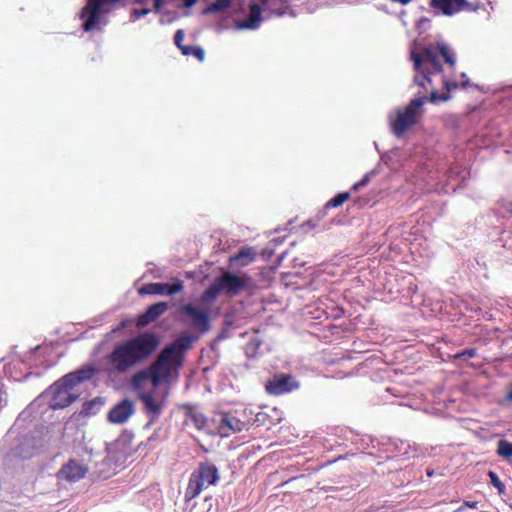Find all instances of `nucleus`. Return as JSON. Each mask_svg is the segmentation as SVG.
Here are the masks:
<instances>
[{
  "label": "nucleus",
  "instance_id": "1",
  "mask_svg": "<svg viewBox=\"0 0 512 512\" xmlns=\"http://www.w3.org/2000/svg\"><path fill=\"white\" fill-rule=\"evenodd\" d=\"M159 338L152 332H142L117 343L106 356L109 375H126L146 361L158 348Z\"/></svg>",
  "mask_w": 512,
  "mask_h": 512
},
{
  "label": "nucleus",
  "instance_id": "2",
  "mask_svg": "<svg viewBox=\"0 0 512 512\" xmlns=\"http://www.w3.org/2000/svg\"><path fill=\"white\" fill-rule=\"evenodd\" d=\"M194 340L193 336L183 335L166 346L148 368L140 370L132 376L133 389L139 391L142 384L150 380L155 390L162 382L168 381L171 372L181 366L183 354L192 347Z\"/></svg>",
  "mask_w": 512,
  "mask_h": 512
},
{
  "label": "nucleus",
  "instance_id": "3",
  "mask_svg": "<svg viewBox=\"0 0 512 512\" xmlns=\"http://www.w3.org/2000/svg\"><path fill=\"white\" fill-rule=\"evenodd\" d=\"M96 373L97 369L94 364H84L53 383L35 402H45L52 410L68 407L80 396L77 386L91 380Z\"/></svg>",
  "mask_w": 512,
  "mask_h": 512
},
{
  "label": "nucleus",
  "instance_id": "4",
  "mask_svg": "<svg viewBox=\"0 0 512 512\" xmlns=\"http://www.w3.org/2000/svg\"><path fill=\"white\" fill-rule=\"evenodd\" d=\"M410 58L413 61V68L416 72L413 79L414 83L427 90L426 83L431 85V75L442 72L438 48L425 46L419 53L411 50Z\"/></svg>",
  "mask_w": 512,
  "mask_h": 512
},
{
  "label": "nucleus",
  "instance_id": "5",
  "mask_svg": "<svg viewBox=\"0 0 512 512\" xmlns=\"http://www.w3.org/2000/svg\"><path fill=\"white\" fill-rule=\"evenodd\" d=\"M247 285V277H241L231 272H223L215 277L209 287L202 293L200 301L203 305H211L220 293L233 297L238 295Z\"/></svg>",
  "mask_w": 512,
  "mask_h": 512
},
{
  "label": "nucleus",
  "instance_id": "6",
  "mask_svg": "<svg viewBox=\"0 0 512 512\" xmlns=\"http://www.w3.org/2000/svg\"><path fill=\"white\" fill-rule=\"evenodd\" d=\"M427 102V96L417 95L404 109H397L390 113L388 121L393 135L400 138L404 133L418 122L422 107Z\"/></svg>",
  "mask_w": 512,
  "mask_h": 512
},
{
  "label": "nucleus",
  "instance_id": "7",
  "mask_svg": "<svg viewBox=\"0 0 512 512\" xmlns=\"http://www.w3.org/2000/svg\"><path fill=\"white\" fill-rule=\"evenodd\" d=\"M220 479L218 468L209 461L200 462L192 472L185 491V499L196 498L202 490L210 485H216Z\"/></svg>",
  "mask_w": 512,
  "mask_h": 512
},
{
  "label": "nucleus",
  "instance_id": "8",
  "mask_svg": "<svg viewBox=\"0 0 512 512\" xmlns=\"http://www.w3.org/2000/svg\"><path fill=\"white\" fill-rule=\"evenodd\" d=\"M119 0H87L86 5L81 9L80 19L83 21L82 28L89 32L98 28L101 14L108 13L109 5Z\"/></svg>",
  "mask_w": 512,
  "mask_h": 512
},
{
  "label": "nucleus",
  "instance_id": "9",
  "mask_svg": "<svg viewBox=\"0 0 512 512\" xmlns=\"http://www.w3.org/2000/svg\"><path fill=\"white\" fill-rule=\"evenodd\" d=\"M168 395V389L160 393L154 390L138 392V397L143 403L144 412L149 416V423L155 422L160 417L166 407Z\"/></svg>",
  "mask_w": 512,
  "mask_h": 512
},
{
  "label": "nucleus",
  "instance_id": "10",
  "mask_svg": "<svg viewBox=\"0 0 512 512\" xmlns=\"http://www.w3.org/2000/svg\"><path fill=\"white\" fill-rule=\"evenodd\" d=\"M266 391L271 395H282L297 390L299 382L290 374H276L266 383Z\"/></svg>",
  "mask_w": 512,
  "mask_h": 512
},
{
  "label": "nucleus",
  "instance_id": "11",
  "mask_svg": "<svg viewBox=\"0 0 512 512\" xmlns=\"http://www.w3.org/2000/svg\"><path fill=\"white\" fill-rule=\"evenodd\" d=\"M88 466L78 459H70L57 472L60 481L75 483L83 479L88 473Z\"/></svg>",
  "mask_w": 512,
  "mask_h": 512
},
{
  "label": "nucleus",
  "instance_id": "12",
  "mask_svg": "<svg viewBox=\"0 0 512 512\" xmlns=\"http://www.w3.org/2000/svg\"><path fill=\"white\" fill-rule=\"evenodd\" d=\"M430 6L446 16H452L462 10L475 11L477 6L466 0H430Z\"/></svg>",
  "mask_w": 512,
  "mask_h": 512
},
{
  "label": "nucleus",
  "instance_id": "13",
  "mask_svg": "<svg viewBox=\"0 0 512 512\" xmlns=\"http://www.w3.org/2000/svg\"><path fill=\"white\" fill-rule=\"evenodd\" d=\"M180 311L192 320V326L201 333H206L210 330L209 315L203 309L192 304H185L181 307Z\"/></svg>",
  "mask_w": 512,
  "mask_h": 512
},
{
  "label": "nucleus",
  "instance_id": "14",
  "mask_svg": "<svg viewBox=\"0 0 512 512\" xmlns=\"http://www.w3.org/2000/svg\"><path fill=\"white\" fill-rule=\"evenodd\" d=\"M184 288V282L178 278L174 279L172 283L155 282L143 286L140 289L141 294L152 295H174L181 292Z\"/></svg>",
  "mask_w": 512,
  "mask_h": 512
},
{
  "label": "nucleus",
  "instance_id": "15",
  "mask_svg": "<svg viewBox=\"0 0 512 512\" xmlns=\"http://www.w3.org/2000/svg\"><path fill=\"white\" fill-rule=\"evenodd\" d=\"M244 422L240 421L232 414H221L218 420V434L221 437H228L233 433L241 432L244 428Z\"/></svg>",
  "mask_w": 512,
  "mask_h": 512
},
{
  "label": "nucleus",
  "instance_id": "16",
  "mask_svg": "<svg viewBox=\"0 0 512 512\" xmlns=\"http://www.w3.org/2000/svg\"><path fill=\"white\" fill-rule=\"evenodd\" d=\"M134 413V404L129 399H124L116 404L109 412L108 419L112 423L122 424Z\"/></svg>",
  "mask_w": 512,
  "mask_h": 512
},
{
  "label": "nucleus",
  "instance_id": "17",
  "mask_svg": "<svg viewBox=\"0 0 512 512\" xmlns=\"http://www.w3.org/2000/svg\"><path fill=\"white\" fill-rule=\"evenodd\" d=\"M443 83H444V87L446 89V93H438L434 87L429 84L426 83V87H427V90L429 89V87H431V92H430V97L428 98L427 97V101L433 103V104H436V103H439V102H445V101H448L450 99V95H449V92L453 89H457L458 87H462V88H466L468 85H469V81H465L461 84H458L457 82H450V81H447V80H443ZM425 91H427L425 88H424Z\"/></svg>",
  "mask_w": 512,
  "mask_h": 512
},
{
  "label": "nucleus",
  "instance_id": "18",
  "mask_svg": "<svg viewBox=\"0 0 512 512\" xmlns=\"http://www.w3.org/2000/svg\"><path fill=\"white\" fill-rule=\"evenodd\" d=\"M168 308L169 306L167 302H158L150 305L147 310L139 317L138 325H149L158 319L161 315H163L168 310Z\"/></svg>",
  "mask_w": 512,
  "mask_h": 512
},
{
  "label": "nucleus",
  "instance_id": "19",
  "mask_svg": "<svg viewBox=\"0 0 512 512\" xmlns=\"http://www.w3.org/2000/svg\"><path fill=\"white\" fill-rule=\"evenodd\" d=\"M138 2L142 4V7L132 9L130 14L132 21H136L137 19L146 16L152 10L159 12L165 3V0H139Z\"/></svg>",
  "mask_w": 512,
  "mask_h": 512
},
{
  "label": "nucleus",
  "instance_id": "20",
  "mask_svg": "<svg viewBox=\"0 0 512 512\" xmlns=\"http://www.w3.org/2000/svg\"><path fill=\"white\" fill-rule=\"evenodd\" d=\"M256 253L251 247H243L236 254L230 257V263L239 266H247L254 261Z\"/></svg>",
  "mask_w": 512,
  "mask_h": 512
},
{
  "label": "nucleus",
  "instance_id": "21",
  "mask_svg": "<svg viewBox=\"0 0 512 512\" xmlns=\"http://www.w3.org/2000/svg\"><path fill=\"white\" fill-rule=\"evenodd\" d=\"M229 7L236 8L235 0H216L215 2L211 3L210 5L206 6L202 13L207 14H214L221 11H224L228 9Z\"/></svg>",
  "mask_w": 512,
  "mask_h": 512
},
{
  "label": "nucleus",
  "instance_id": "22",
  "mask_svg": "<svg viewBox=\"0 0 512 512\" xmlns=\"http://www.w3.org/2000/svg\"><path fill=\"white\" fill-rule=\"evenodd\" d=\"M104 401L100 397H96L90 401L84 403L83 408L81 410V414L85 416H90L96 414L100 408L103 406Z\"/></svg>",
  "mask_w": 512,
  "mask_h": 512
},
{
  "label": "nucleus",
  "instance_id": "23",
  "mask_svg": "<svg viewBox=\"0 0 512 512\" xmlns=\"http://www.w3.org/2000/svg\"><path fill=\"white\" fill-rule=\"evenodd\" d=\"M439 54L443 57L446 63L450 66H454L456 63V56L453 50L443 42L437 43Z\"/></svg>",
  "mask_w": 512,
  "mask_h": 512
},
{
  "label": "nucleus",
  "instance_id": "24",
  "mask_svg": "<svg viewBox=\"0 0 512 512\" xmlns=\"http://www.w3.org/2000/svg\"><path fill=\"white\" fill-rule=\"evenodd\" d=\"M496 452L499 457L510 461L512 458V443L505 439H500L497 443Z\"/></svg>",
  "mask_w": 512,
  "mask_h": 512
},
{
  "label": "nucleus",
  "instance_id": "25",
  "mask_svg": "<svg viewBox=\"0 0 512 512\" xmlns=\"http://www.w3.org/2000/svg\"><path fill=\"white\" fill-rule=\"evenodd\" d=\"M187 419L198 429L203 430L206 427V418L200 412L190 411L187 413Z\"/></svg>",
  "mask_w": 512,
  "mask_h": 512
},
{
  "label": "nucleus",
  "instance_id": "26",
  "mask_svg": "<svg viewBox=\"0 0 512 512\" xmlns=\"http://www.w3.org/2000/svg\"><path fill=\"white\" fill-rule=\"evenodd\" d=\"M181 52L185 56H194L199 61H203L205 58V52L200 46H191L186 45L185 47L181 48Z\"/></svg>",
  "mask_w": 512,
  "mask_h": 512
},
{
  "label": "nucleus",
  "instance_id": "27",
  "mask_svg": "<svg viewBox=\"0 0 512 512\" xmlns=\"http://www.w3.org/2000/svg\"><path fill=\"white\" fill-rule=\"evenodd\" d=\"M349 197L350 194L348 192L339 193L327 202L326 207H339L347 201Z\"/></svg>",
  "mask_w": 512,
  "mask_h": 512
},
{
  "label": "nucleus",
  "instance_id": "28",
  "mask_svg": "<svg viewBox=\"0 0 512 512\" xmlns=\"http://www.w3.org/2000/svg\"><path fill=\"white\" fill-rule=\"evenodd\" d=\"M488 477L490 484L498 490L499 494H503L505 492V485L500 481L498 475L493 471H489Z\"/></svg>",
  "mask_w": 512,
  "mask_h": 512
},
{
  "label": "nucleus",
  "instance_id": "29",
  "mask_svg": "<svg viewBox=\"0 0 512 512\" xmlns=\"http://www.w3.org/2000/svg\"><path fill=\"white\" fill-rule=\"evenodd\" d=\"M477 355V350L475 348L464 349L457 354H455V359H467L474 358Z\"/></svg>",
  "mask_w": 512,
  "mask_h": 512
},
{
  "label": "nucleus",
  "instance_id": "30",
  "mask_svg": "<svg viewBox=\"0 0 512 512\" xmlns=\"http://www.w3.org/2000/svg\"><path fill=\"white\" fill-rule=\"evenodd\" d=\"M185 34L184 31L179 29L176 31L174 35V44L181 50V48L185 47L186 45H182V42L184 40Z\"/></svg>",
  "mask_w": 512,
  "mask_h": 512
},
{
  "label": "nucleus",
  "instance_id": "31",
  "mask_svg": "<svg viewBox=\"0 0 512 512\" xmlns=\"http://www.w3.org/2000/svg\"><path fill=\"white\" fill-rule=\"evenodd\" d=\"M373 172H370V173H367L360 181H358L357 183H355L352 187L353 190L357 191L359 190L360 188L366 186L368 184V182L370 181V175L372 174Z\"/></svg>",
  "mask_w": 512,
  "mask_h": 512
},
{
  "label": "nucleus",
  "instance_id": "32",
  "mask_svg": "<svg viewBox=\"0 0 512 512\" xmlns=\"http://www.w3.org/2000/svg\"><path fill=\"white\" fill-rule=\"evenodd\" d=\"M398 151V149H392L390 150L389 152H385L381 155V160L384 161V162H387L388 160L391 159V154H395L396 152Z\"/></svg>",
  "mask_w": 512,
  "mask_h": 512
},
{
  "label": "nucleus",
  "instance_id": "33",
  "mask_svg": "<svg viewBox=\"0 0 512 512\" xmlns=\"http://www.w3.org/2000/svg\"><path fill=\"white\" fill-rule=\"evenodd\" d=\"M183 1H184V6L187 8L192 7L197 2V0H183Z\"/></svg>",
  "mask_w": 512,
  "mask_h": 512
},
{
  "label": "nucleus",
  "instance_id": "34",
  "mask_svg": "<svg viewBox=\"0 0 512 512\" xmlns=\"http://www.w3.org/2000/svg\"><path fill=\"white\" fill-rule=\"evenodd\" d=\"M504 400L507 401V402H511L512 403V383H511V389L505 395V399Z\"/></svg>",
  "mask_w": 512,
  "mask_h": 512
},
{
  "label": "nucleus",
  "instance_id": "35",
  "mask_svg": "<svg viewBox=\"0 0 512 512\" xmlns=\"http://www.w3.org/2000/svg\"><path fill=\"white\" fill-rule=\"evenodd\" d=\"M126 326L125 321L120 322L119 326L113 330V332H118Z\"/></svg>",
  "mask_w": 512,
  "mask_h": 512
},
{
  "label": "nucleus",
  "instance_id": "36",
  "mask_svg": "<svg viewBox=\"0 0 512 512\" xmlns=\"http://www.w3.org/2000/svg\"><path fill=\"white\" fill-rule=\"evenodd\" d=\"M465 505L470 508H476L477 502H465Z\"/></svg>",
  "mask_w": 512,
  "mask_h": 512
},
{
  "label": "nucleus",
  "instance_id": "37",
  "mask_svg": "<svg viewBox=\"0 0 512 512\" xmlns=\"http://www.w3.org/2000/svg\"><path fill=\"white\" fill-rule=\"evenodd\" d=\"M254 348H255V347H254V346H252V345H250V344H249V345H247V347H246V353H247V354H250V351H251V350H253Z\"/></svg>",
  "mask_w": 512,
  "mask_h": 512
},
{
  "label": "nucleus",
  "instance_id": "38",
  "mask_svg": "<svg viewBox=\"0 0 512 512\" xmlns=\"http://www.w3.org/2000/svg\"><path fill=\"white\" fill-rule=\"evenodd\" d=\"M434 474L433 470H427V476L431 477Z\"/></svg>",
  "mask_w": 512,
  "mask_h": 512
},
{
  "label": "nucleus",
  "instance_id": "39",
  "mask_svg": "<svg viewBox=\"0 0 512 512\" xmlns=\"http://www.w3.org/2000/svg\"><path fill=\"white\" fill-rule=\"evenodd\" d=\"M155 438H156V434H153L151 437H149L148 441L150 442V441H152Z\"/></svg>",
  "mask_w": 512,
  "mask_h": 512
},
{
  "label": "nucleus",
  "instance_id": "40",
  "mask_svg": "<svg viewBox=\"0 0 512 512\" xmlns=\"http://www.w3.org/2000/svg\"><path fill=\"white\" fill-rule=\"evenodd\" d=\"M224 339V336L222 334H220L218 337H217V340H222Z\"/></svg>",
  "mask_w": 512,
  "mask_h": 512
},
{
  "label": "nucleus",
  "instance_id": "41",
  "mask_svg": "<svg viewBox=\"0 0 512 512\" xmlns=\"http://www.w3.org/2000/svg\"><path fill=\"white\" fill-rule=\"evenodd\" d=\"M510 213L512 214V208L510 209Z\"/></svg>",
  "mask_w": 512,
  "mask_h": 512
}]
</instances>
